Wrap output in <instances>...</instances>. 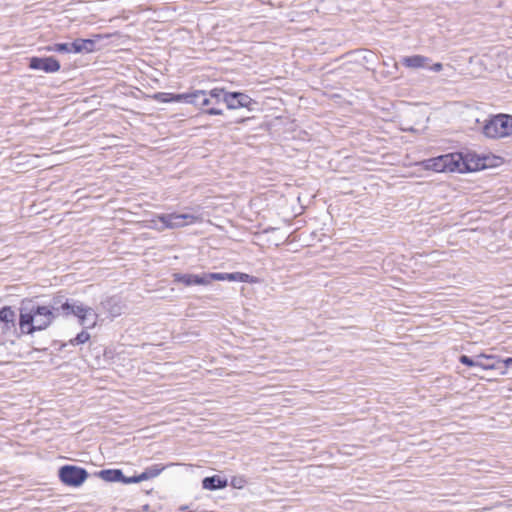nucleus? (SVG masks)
Masks as SVG:
<instances>
[{
  "label": "nucleus",
  "instance_id": "21",
  "mask_svg": "<svg viewBox=\"0 0 512 512\" xmlns=\"http://www.w3.org/2000/svg\"><path fill=\"white\" fill-rule=\"evenodd\" d=\"M90 339V334L87 331H81L77 336L71 340L72 345H81Z\"/></svg>",
  "mask_w": 512,
  "mask_h": 512
},
{
  "label": "nucleus",
  "instance_id": "23",
  "mask_svg": "<svg viewBox=\"0 0 512 512\" xmlns=\"http://www.w3.org/2000/svg\"><path fill=\"white\" fill-rule=\"evenodd\" d=\"M147 227L158 231H163L164 229H167V227L164 226V223H161V221L159 220V216H157L155 219L148 221Z\"/></svg>",
  "mask_w": 512,
  "mask_h": 512
},
{
  "label": "nucleus",
  "instance_id": "30",
  "mask_svg": "<svg viewBox=\"0 0 512 512\" xmlns=\"http://www.w3.org/2000/svg\"><path fill=\"white\" fill-rule=\"evenodd\" d=\"M483 365H495L494 363H486V362H483Z\"/></svg>",
  "mask_w": 512,
  "mask_h": 512
},
{
  "label": "nucleus",
  "instance_id": "13",
  "mask_svg": "<svg viewBox=\"0 0 512 512\" xmlns=\"http://www.w3.org/2000/svg\"><path fill=\"white\" fill-rule=\"evenodd\" d=\"M402 64L409 69L428 68L429 59L422 55H411L402 58Z\"/></svg>",
  "mask_w": 512,
  "mask_h": 512
},
{
  "label": "nucleus",
  "instance_id": "2",
  "mask_svg": "<svg viewBox=\"0 0 512 512\" xmlns=\"http://www.w3.org/2000/svg\"><path fill=\"white\" fill-rule=\"evenodd\" d=\"M54 314L48 306H36L24 302L20 308L19 328L24 334L47 328L53 321Z\"/></svg>",
  "mask_w": 512,
  "mask_h": 512
},
{
  "label": "nucleus",
  "instance_id": "10",
  "mask_svg": "<svg viewBox=\"0 0 512 512\" xmlns=\"http://www.w3.org/2000/svg\"><path fill=\"white\" fill-rule=\"evenodd\" d=\"M29 67L34 70H43L45 72L51 73L57 72L60 69V64L56 59L52 57H33L30 59Z\"/></svg>",
  "mask_w": 512,
  "mask_h": 512
},
{
  "label": "nucleus",
  "instance_id": "9",
  "mask_svg": "<svg viewBox=\"0 0 512 512\" xmlns=\"http://www.w3.org/2000/svg\"><path fill=\"white\" fill-rule=\"evenodd\" d=\"M60 480H86L90 475L88 472L76 465H65L59 469Z\"/></svg>",
  "mask_w": 512,
  "mask_h": 512
},
{
  "label": "nucleus",
  "instance_id": "27",
  "mask_svg": "<svg viewBox=\"0 0 512 512\" xmlns=\"http://www.w3.org/2000/svg\"><path fill=\"white\" fill-rule=\"evenodd\" d=\"M202 480L211 481V480H220V478L217 476H204Z\"/></svg>",
  "mask_w": 512,
  "mask_h": 512
},
{
  "label": "nucleus",
  "instance_id": "5",
  "mask_svg": "<svg viewBox=\"0 0 512 512\" xmlns=\"http://www.w3.org/2000/svg\"><path fill=\"white\" fill-rule=\"evenodd\" d=\"M465 173L483 169L496 168L504 163V159L493 154L479 155L472 151L463 153Z\"/></svg>",
  "mask_w": 512,
  "mask_h": 512
},
{
  "label": "nucleus",
  "instance_id": "3",
  "mask_svg": "<svg viewBox=\"0 0 512 512\" xmlns=\"http://www.w3.org/2000/svg\"><path fill=\"white\" fill-rule=\"evenodd\" d=\"M425 170L436 173H465L463 153H449L419 163Z\"/></svg>",
  "mask_w": 512,
  "mask_h": 512
},
{
  "label": "nucleus",
  "instance_id": "11",
  "mask_svg": "<svg viewBox=\"0 0 512 512\" xmlns=\"http://www.w3.org/2000/svg\"><path fill=\"white\" fill-rule=\"evenodd\" d=\"M496 358H497V356H495V355H487V354H483V353L476 355L474 358H470L466 355H462L460 357V362L467 366H470V367H479L484 370H494V369H497L496 365H483L482 359L491 360V359H496Z\"/></svg>",
  "mask_w": 512,
  "mask_h": 512
},
{
  "label": "nucleus",
  "instance_id": "25",
  "mask_svg": "<svg viewBox=\"0 0 512 512\" xmlns=\"http://www.w3.org/2000/svg\"><path fill=\"white\" fill-rule=\"evenodd\" d=\"M442 64L441 63H435L434 65H432L431 67H429L431 70L433 71H436V72H439L440 70H442Z\"/></svg>",
  "mask_w": 512,
  "mask_h": 512
},
{
  "label": "nucleus",
  "instance_id": "12",
  "mask_svg": "<svg viewBox=\"0 0 512 512\" xmlns=\"http://www.w3.org/2000/svg\"><path fill=\"white\" fill-rule=\"evenodd\" d=\"M192 96H188V94H173V93H156L151 96L152 99L161 102V103H171V102H186L192 101Z\"/></svg>",
  "mask_w": 512,
  "mask_h": 512
},
{
  "label": "nucleus",
  "instance_id": "28",
  "mask_svg": "<svg viewBox=\"0 0 512 512\" xmlns=\"http://www.w3.org/2000/svg\"><path fill=\"white\" fill-rule=\"evenodd\" d=\"M67 484H70L72 486H75V487H78L80 486L83 482H78V481H75V482H66Z\"/></svg>",
  "mask_w": 512,
  "mask_h": 512
},
{
  "label": "nucleus",
  "instance_id": "17",
  "mask_svg": "<svg viewBox=\"0 0 512 512\" xmlns=\"http://www.w3.org/2000/svg\"><path fill=\"white\" fill-rule=\"evenodd\" d=\"M174 280L186 286L197 285V274H174Z\"/></svg>",
  "mask_w": 512,
  "mask_h": 512
},
{
  "label": "nucleus",
  "instance_id": "6",
  "mask_svg": "<svg viewBox=\"0 0 512 512\" xmlns=\"http://www.w3.org/2000/svg\"><path fill=\"white\" fill-rule=\"evenodd\" d=\"M210 95L217 101H223L228 109L235 110L239 108L252 109L255 103L252 98L241 92H225L221 88L210 90Z\"/></svg>",
  "mask_w": 512,
  "mask_h": 512
},
{
  "label": "nucleus",
  "instance_id": "22",
  "mask_svg": "<svg viewBox=\"0 0 512 512\" xmlns=\"http://www.w3.org/2000/svg\"><path fill=\"white\" fill-rule=\"evenodd\" d=\"M203 488L206 490L223 489L227 486L228 482H202Z\"/></svg>",
  "mask_w": 512,
  "mask_h": 512
},
{
  "label": "nucleus",
  "instance_id": "15",
  "mask_svg": "<svg viewBox=\"0 0 512 512\" xmlns=\"http://www.w3.org/2000/svg\"><path fill=\"white\" fill-rule=\"evenodd\" d=\"M188 96H192V101H187V103L196 104L198 99H201V105L202 106H208L214 103H219L220 101H217L215 98H212L210 95V91L206 92L203 90H198L193 93H189Z\"/></svg>",
  "mask_w": 512,
  "mask_h": 512
},
{
  "label": "nucleus",
  "instance_id": "14",
  "mask_svg": "<svg viewBox=\"0 0 512 512\" xmlns=\"http://www.w3.org/2000/svg\"><path fill=\"white\" fill-rule=\"evenodd\" d=\"M215 280L217 281H238V282H254L253 278L241 272L235 273H217L215 276Z\"/></svg>",
  "mask_w": 512,
  "mask_h": 512
},
{
  "label": "nucleus",
  "instance_id": "24",
  "mask_svg": "<svg viewBox=\"0 0 512 512\" xmlns=\"http://www.w3.org/2000/svg\"><path fill=\"white\" fill-rule=\"evenodd\" d=\"M207 113L210 115H222L223 111L216 108H210L207 110Z\"/></svg>",
  "mask_w": 512,
  "mask_h": 512
},
{
  "label": "nucleus",
  "instance_id": "1",
  "mask_svg": "<svg viewBox=\"0 0 512 512\" xmlns=\"http://www.w3.org/2000/svg\"><path fill=\"white\" fill-rule=\"evenodd\" d=\"M194 471L195 469L192 466L185 464H171L167 466L162 464H153L147 467L145 471L138 476L124 477L122 471L119 469L102 470L94 476L101 478L102 480H150L159 477L162 472H164L165 477H193L196 476Z\"/></svg>",
  "mask_w": 512,
  "mask_h": 512
},
{
  "label": "nucleus",
  "instance_id": "26",
  "mask_svg": "<svg viewBox=\"0 0 512 512\" xmlns=\"http://www.w3.org/2000/svg\"><path fill=\"white\" fill-rule=\"evenodd\" d=\"M502 362L505 365V367L508 368L509 366H512V357L506 358L502 360Z\"/></svg>",
  "mask_w": 512,
  "mask_h": 512
},
{
  "label": "nucleus",
  "instance_id": "8",
  "mask_svg": "<svg viewBox=\"0 0 512 512\" xmlns=\"http://www.w3.org/2000/svg\"><path fill=\"white\" fill-rule=\"evenodd\" d=\"M159 220L164 223L167 229H175L185 227L187 225L194 224L202 221L200 216L194 214H164L159 215Z\"/></svg>",
  "mask_w": 512,
  "mask_h": 512
},
{
  "label": "nucleus",
  "instance_id": "16",
  "mask_svg": "<svg viewBox=\"0 0 512 512\" xmlns=\"http://www.w3.org/2000/svg\"><path fill=\"white\" fill-rule=\"evenodd\" d=\"M93 45V42L90 40H84V39H78L71 43V52L72 53H80L83 51L90 52L91 46Z\"/></svg>",
  "mask_w": 512,
  "mask_h": 512
},
{
  "label": "nucleus",
  "instance_id": "18",
  "mask_svg": "<svg viewBox=\"0 0 512 512\" xmlns=\"http://www.w3.org/2000/svg\"><path fill=\"white\" fill-rule=\"evenodd\" d=\"M0 320L2 322H4L7 326L9 324L14 326L15 312L11 308H9V307H5V308L1 309V311H0Z\"/></svg>",
  "mask_w": 512,
  "mask_h": 512
},
{
  "label": "nucleus",
  "instance_id": "7",
  "mask_svg": "<svg viewBox=\"0 0 512 512\" xmlns=\"http://www.w3.org/2000/svg\"><path fill=\"white\" fill-rule=\"evenodd\" d=\"M62 309L76 316L81 325L86 328H94L97 325L98 314L93 308L86 306L82 303H65L62 305Z\"/></svg>",
  "mask_w": 512,
  "mask_h": 512
},
{
  "label": "nucleus",
  "instance_id": "19",
  "mask_svg": "<svg viewBox=\"0 0 512 512\" xmlns=\"http://www.w3.org/2000/svg\"><path fill=\"white\" fill-rule=\"evenodd\" d=\"M48 52L57 51V52H71V43H58L53 46H47L44 48Z\"/></svg>",
  "mask_w": 512,
  "mask_h": 512
},
{
  "label": "nucleus",
  "instance_id": "4",
  "mask_svg": "<svg viewBox=\"0 0 512 512\" xmlns=\"http://www.w3.org/2000/svg\"><path fill=\"white\" fill-rule=\"evenodd\" d=\"M482 134L493 140L511 137L512 115L501 113L488 117L483 122Z\"/></svg>",
  "mask_w": 512,
  "mask_h": 512
},
{
  "label": "nucleus",
  "instance_id": "20",
  "mask_svg": "<svg viewBox=\"0 0 512 512\" xmlns=\"http://www.w3.org/2000/svg\"><path fill=\"white\" fill-rule=\"evenodd\" d=\"M217 273H203L201 275H197V285H210L213 280H215V276Z\"/></svg>",
  "mask_w": 512,
  "mask_h": 512
},
{
  "label": "nucleus",
  "instance_id": "29",
  "mask_svg": "<svg viewBox=\"0 0 512 512\" xmlns=\"http://www.w3.org/2000/svg\"><path fill=\"white\" fill-rule=\"evenodd\" d=\"M236 483H237V482H232V487H233V489H241V488H242V485H237Z\"/></svg>",
  "mask_w": 512,
  "mask_h": 512
}]
</instances>
